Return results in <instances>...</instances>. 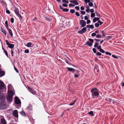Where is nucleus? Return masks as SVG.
Instances as JSON below:
<instances>
[{
  "label": "nucleus",
  "mask_w": 124,
  "mask_h": 124,
  "mask_svg": "<svg viewBox=\"0 0 124 124\" xmlns=\"http://www.w3.org/2000/svg\"><path fill=\"white\" fill-rule=\"evenodd\" d=\"M4 93H3L0 91V99L1 101H2L0 103V109H4L6 108L5 102L4 101L5 97Z\"/></svg>",
  "instance_id": "nucleus-1"
},
{
  "label": "nucleus",
  "mask_w": 124,
  "mask_h": 124,
  "mask_svg": "<svg viewBox=\"0 0 124 124\" xmlns=\"http://www.w3.org/2000/svg\"><path fill=\"white\" fill-rule=\"evenodd\" d=\"M8 95L7 97V100L8 102H11L12 100V97L13 95V93L12 91H9Z\"/></svg>",
  "instance_id": "nucleus-2"
},
{
  "label": "nucleus",
  "mask_w": 124,
  "mask_h": 124,
  "mask_svg": "<svg viewBox=\"0 0 124 124\" xmlns=\"http://www.w3.org/2000/svg\"><path fill=\"white\" fill-rule=\"evenodd\" d=\"M91 93L93 98H97L99 97V94L98 91H95Z\"/></svg>",
  "instance_id": "nucleus-3"
},
{
  "label": "nucleus",
  "mask_w": 124,
  "mask_h": 124,
  "mask_svg": "<svg viewBox=\"0 0 124 124\" xmlns=\"http://www.w3.org/2000/svg\"><path fill=\"white\" fill-rule=\"evenodd\" d=\"M14 11L16 15L18 17L20 18L21 19H22V16L19 14V12L18 9L16 7L15 8Z\"/></svg>",
  "instance_id": "nucleus-4"
},
{
  "label": "nucleus",
  "mask_w": 124,
  "mask_h": 124,
  "mask_svg": "<svg viewBox=\"0 0 124 124\" xmlns=\"http://www.w3.org/2000/svg\"><path fill=\"white\" fill-rule=\"evenodd\" d=\"M89 40L90 42L87 41L85 43V45L89 46H91L93 45V40L91 39H89Z\"/></svg>",
  "instance_id": "nucleus-5"
},
{
  "label": "nucleus",
  "mask_w": 124,
  "mask_h": 124,
  "mask_svg": "<svg viewBox=\"0 0 124 124\" xmlns=\"http://www.w3.org/2000/svg\"><path fill=\"white\" fill-rule=\"evenodd\" d=\"M6 87L4 83L2 81L0 80V91H1L3 89H6Z\"/></svg>",
  "instance_id": "nucleus-6"
},
{
  "label": "nucleus",
  "mask_w": 124,
  "mask_h": 124,
  "mask_svg": "<svg viewBox=\"0 0 124 124\" xmlns=\"http://www.w3.org/2000/svg\"><path fill=\"white\" fill-rule=\"evenodd\" d=\"M79 24L81 25V27H84L86 25V22L85 20H81L79 22Z\"/></svg>",
  "instance_id": "nucleus-7"
},
{
  "label": "nucleus",
  "mask_w": 124,
  "mask_h": 124,
  "mask_svg": "<svg viewBox=\"0 0 124 124\" xmlns=\"http://www.w3.org/2000/svg\"><path fill=\"white\" fill-rule=\"evenodd\" d=\"M67 69H68L69 71H71L73 73L75 71H76V73H78L79 72V71L78 70H76L75 69L73 68L67 67Z\"/></svg>",
  "instance_id": "nucleus-8"
},
{
  "label": "nucleus",
  "mask_w": 124,
  "mask_h": 124,
  "mask_svg": "<svg viewBox=\"0 0 124 124\" xmlns=\"http://www.w3.org/2000/svg\"><path fill=\"white\" fill-rule=\"evenodd\" d=\"M5 42L6 43V44L8 45V47L9 48H14V45L13 44H11L9 43L8 40H6Z\"/></svg>",
  "instance_id": "nucleus-9"
},
{
  "label": "nucleus",
  "mask_w": 124,
  "mask_h": 124,
  "mask_svg": "<svg viewBox=\"0 0 124 124\" xmlns=\"http://www.w3.org/2000/svg\"><path fill=\"white\" fill-rule=\"evenodd\" d=\"M86 31V29L85 27L83 28L81 30L78 31V33L80 34H82L84 33Z\"/></svg>",
  "instance_id": "nucleus-10"
},
{
  "label": "nucleus",
  "mask_w": 124,
  "mask_h": 124,
  "mask_svg": "<svg viewBox=\"0 0 124 124\" xmlns=\"http://www.w3.org/2000/svg\"><path fill=\"white\" fill-rule=\"evenodd\" d=\"M28 88L29 90V91L32 93L34 95H35V94H37L36 93V92L35 91V90H33L32 88L29 86L28 87Z\"/></svg>",
  "instance_id": "nucleus-11"
},
{
  "label": "nucleus",
  "mask_w": 124,
  "mask_h": 124,
  "mask_svg": "<svg viewBox=\"0 0 124 124\" xmlns=\"http://www.w3.org/2000/svg\"><path fill=\"white\" fill-rule=\"evenodd\" d=\"M15 103L16 104H21V101L17 97H16L15 98Z\"/></svg>",
  "instance_id": "nucleus-12"
},
{
  "label": "nucleus",
  "mask_w": 124,
  "mask_h": 124,
  "mask_svg": "<svg viewBox=\"0 0 124 124\" xmlns=\"http://www.w3.org/2000/svg\"><path fill=\"white\" fill-rule=\"evenodd\" d=\"M12 115L13 116L16 117H18V112L17 110H15L13 112Z\"/></svg>",
  "instance_id": "nucleus-13"
},
{
  "label": "nucleus",
  "mask_w": 124,
  "mask_h": 124,
  "mask_svg": "<svg viewBox=\"0 0 124 124\" xmlns=\"http://www.w3.org/2000/svg\"><path fill=\"white\" fill-rule=\"evenodd\" d=\"M0 124H7V122L4 119L2 118L1 119Z\"/></svg>",
  "instance_id": "nucleus-14"
},
{
  "label": "nucleus",
  "mask_w": 124,
  "mask_h": 124,
  "mask_svg": "<svg viewBox=\"0 0 124 124\" xmlns=\"http://www.w3.org/2000/svg\"><path fill=\"white\" fill-rule=\"evenodd\" d=\"M5 74V72L4 71L1 70V69L0 68V77H2L4 76Z\"/></svg>",
  "instance_id": "nucleus-15"
},
{
  "label": "nucleus",
  "mask_w": 124,
  "mask_h": 124,
  "mask_svg": "<svg viewBox=\"0 0 124 124\" xmlns=\"http://www.w3.org/2000/svg\"><path fill=\"white\" fill-rule=\"evenodd\" d=\"M7 30L8 31V32L10 34V36L11 37H13V34L12 33V31L10 29L7 28Z\"/></svg>",
  "instance_id": "nucleus-16"
},
{
  "label": "nucleus",
  "mask_w": 124,
  "mask_h": 124,
  "mask_svg": "<svg viewBox=\"0 0 124 124\" xmlns=\"http://www.w3.org/2000/svg\"><path fill=\"white\" fill-rule=\"evenodd\" d=\"M0 30L1 31L3 32L5 34V35H6L7 34V33L6 31L4 30V29L1 28L0 29Z\"/></svg>",
  "instance_id": "nucleus-17"
},
{
  "label": "nucleus",
  "mask_w": 124,
  "mask_h": 124,
  "mask_svg": "<svg viewBox=\"0 0 124 124\" xmlns=\"http://www.w3.org/2000/svg\"><path fill=\"white\" fill-rule=\"evenodd\" d=\"M20 113L22 116H26V114L24 111H22L20 112Z\"/></svg>",
  "instance_id": "nucleus-18"
},
{
  "label": "nucleus",
  "mask_w": 124,
  "mask_h": 124,
  "mask_svg": "<svg viewBox=\"0 0 124 124\" xmlns=\"http://www.w3.org/2000/svg\"><path fill=\"white\" fill-rule=\"evenodd\" d=\"M12 88V86L11 84H9L8 85V92L9 91H11V89Z\"/></svg>",
  "instance_id": "nucleus-19"
},
{
  "label": "nucleus",
  "mask_w": 124,
  "mask_h": 124,
  "mask_svg": "<svg viewBox=\"0 0 124 124\" xmlns=\"http://www.w3.org/2000/svg\"><path fill=\"white\" fill-rule=\"evenodd\" d=\"M32 43L31 42L28 43L26 45V46L28 47H31Z\"/></svg>",
  "instance_id": "nucleus-20"
},
{
  "label": "nucleus",
  "mask_w": 124,
  "mask_h": 124,
  "mask_svg": "<svg viewBox=\"0 0 124 124\" xmlns=\"http://www.w3.org/2000/svg\"><path fill=\"white\" fill-rule=\"evenodd\" d=\"M4 50V52L6 56L8 57V53H7V52L4 50V49H3Z\"/></svg>",
  "instance_id": "nucleus-21"
},
{
  "label": "nucleus",
  "mask_w": 124,
  "mask_h": 124,
  "mask_svg": "<svg viewBox=\"0 0 124 124\" xmlns=\"http://www.w3.org/2000/svg\"><path fill=\"white\" fill-rule=\"evenodd\" d=\"M32 107L31 105H30L28 107H27V109L29 110H31L32 109Z\"/></svg>",
  "instance_id": "nucleus-22"
},
{
  "label": "nucleus",
  "mask_w": 124,
  "mask_h": 124,
  "mask_svg": "<svg viewBox=\"0 0 124 124\" xmlns=\"http://www.w3.org/2000/svg\"><path fill=\"white\" fill-rule=\"evenodd\" d=\"M62 10L64 12H68L69 11V9L67 8H63Z\"/></svg>",
  "instance_id": "nucleus-23"
},
{
  "label": "nucleus",
  "mask_w": 124,
  "mask_h": 124,
  "mask_svg": "<svg viewBox=\"0 0 124 124\" xmlns=\"http://www.w3.org/2000/svg\"><path fill=\"white\" fill-rule=\"evenodd\" d=\"M96 37L97 38H99L101 37V36L100 34H98L96 35Z\"/></svg>",
  "instance_id": "nucleus-24"
},
{
  "label": "nucleus",
  "mask_w": 124,
  "mask_h": 124,
  "mask_svg": "<svg viewBox=\"0 0 124 124\" xmlns=\"http://www.w3.org/2000/svg\"><path fill=\"white\" fill-rule=\"evenodd\" d=\"M88 114L92 116H94V114L93 113V112L92 111H90L88 113Z\"/></svg>",
  "instance_id": "nucleus-25"
},
{
  "label": "nucleus",
  "mask_w": 124,
  "mask_h": 124,
  "mask_svg": "<svg viewBox=\"0 0 124 124\" xmlns=\"http://www.w3.org/2000/svg\"><path fill=\"white\" fill-rule=\"evenodd\" d=\"M113 36H109L107 37V39H106V40H108L112 37Z\"/></svg>",
  "instance_id": "nucleus-26"
},
{
  "label": "nucleus",
  "mask_w": 124,
  "mask_h": 124,
  "mask_svg": "<svg viewBox=\"0 0 124 124\" xmlns=\"http://www.w3.org/2000/svg\"><path fill=\"white\" fill-rule=\"evenodd\" d=\"M62 1L63 3H65L67 4H68L69 3L68 1L66 0H62Z\"/></svg>",
  "instance_id": "nucleus-27"
},
{
  "label": "nucleus",
  "mask_w": 124,
  "mask_h": 124,
  "mask_svg": "<svg viewBox=\"0 0 124 124\" xmlns=\"http://www.w3.org/2000/svg\"><path fill=\"white\" fill-rule=\"evenodd\" d=\"M99 45V43L97 42H96L94 45V47H96L98 46V45Z\"/></svg>",
  "instance_id": "nucleus-28"
},
{
  "label": "nucleus",
  "mask_w": 124,
  "mask_h": 124,
  "mask_svg": "<svg viewBox=\"0 0 124 124\" xmlns=\"http://www.w3.org/2000/svg\"><path fill=\"white\" fill-rule=\"evenodd\" d=\"M45 19L46 20L49 21H52V19L50 18H45Z\"/></svg>",
  "instance_id": "nucleus-29"
},
{
  "label": "nucleus",
  "mask_w": 124,
  "mask_h": 124,
  "mask_svg": "<svg viewBox=\"0 0 124 124\" xmlns=\"http://www.w3.org/2000/svg\"><path fill=\"white\" fill-rule=\"evenodd\" d=\"M70 12L72 13H73L75 12V10L74 9H71L70 10Z\"/></svg>",
  "instance_id": "nucleus-30"
},
{
  "label": "nucleus",
  "mask_w": 124,
  "mask_h": 124,
  "mask_svg": "<svg viewBox=\"0 0 124 124\" xmlns=\"http://www.w3.org/2000/svg\"><path fill=\"white\" fill-rule=\"evenodd\" d=\"M99 51L100 52L102 53H104L105 52V51L102 48L101 49H100Z\"/></svg>",
  "instance_id": "nucleus-31"
},
{
  "label": "nucleus",
  "mask_w": 124,
  "mask_h": 124,
  "mask_svg": "<svg viewBox=\"0 0 124 124\" xmlns=\"http://www.w3.org/2000/svg\"><path fill=\"white\" fill-rule=\"evenodd\" d=\"M95 26L96 27H98L99 26V24L98 23H96L95 24Z\"/></svg>",
  "instance_id": "nucleus-32"
},
{
  "label": "nucleus",
  "mask_w": 124,
  "mask_h": 124,
  "mask_svg": "<svg viewBox=\"0 0 124 124\" xmlns=\"http://www.w3.org/2000/svg\"><path fill=\"white\" fill-rule=\"evenodd\" d=\"M97 89L96 88H92L91 89V92H94V91L95 90H97Z\"/></svg>",
  "instance_id": "nucleus-33"
},
{
  "label": "nucleus",
  "mask_w": 124,
  "mask_h": 124,
  "mask_svg": "<svg viewBox=\"0 0 124 124\" xmlns=\"http://www.w3.org/2000/svg\"><path fill=\"white\" fill-rule=\"evenodd\" d=\"M80 12L81 14L82 15H84L85 14V11H81Z\"/></svg>",
  "instance_id": "nucleus-34"
},
{
  "label": "nucleus",
  "mask_w": 124,
  "mask_h": 124,
  "mask_svg": "<svg viewBox=\"0 0 124 124\" xmlns=\"http://www.w3.org/2000/svg\"><path fill=\"white\" fill-rule=\"evenodd\" d=\"M73 3L75 4L76 5H78V3L77 1H74Z\"/></svg>",
  "instance_id": "nucleus-35"
},
{
  "label": "nucleus",
  "mask_w": 124,
  "mask_h": 124,
  "mask_svg": "<svg viewBox=\"0 0 124 124\" xmlns=\"http://www.w3.org/2000/svg\"><path fill=\"white\" fill-rule=\"evenodd\" d=\"M95 16V14L94 13H93L91 14V17L92 18L94 17Z\"/></svg>",
  "instance_id": "nucleus-36"
},
{
  "label": "nucleus",
  "mask_w": 124,
  "mask_h": 124,
  "mask_svg": "<svg viewBox=\"0 0 124 124\" xmlns=\"http://www.w3.org/2000/svg\"><path fill=\"white\" fill-rule=\"evenodd\" d=\"M85 2V3H89L90 2V0H84Z\"/></svg>",
  "instance_id": "nucleus-37"
},
{
  "label": "nucleus",
  "mask_w": 124,
  "mask_h": 124,
  "mask_svg": "<svg viewBox=\"0 0 124 124\" xmlns=\"http://www.w3.org/2000/svg\"><path fill=\"white\" fill-rule=\"evenodd\" d=\"M105 99L107 101H108L110 102H111L112 100L111 99L109 98L106 99Z\"/></svg>",
  "instance_id": "nucleus-38"
},
{
  "label": "nucleus",
  "mask_w": 124,
  "mask_h": 124,
  "mask_svg": "<svg viewBox=\"0 0 124 124\" xmlns=\"http://www.w3.org/2000/svg\"><path fill=\"white\" fill-rule=\"evenodd\" d=\"M14 19L13 18H11L10 19L11 22L12 23H13L14 22Z\"/></svg>",
  "instance_id": "nucleus-39"
},
{
  "label": "nucleus",
  "mask_w": 124,
  "mask_h": 124,
  "mask_svg": "<svg viewBox=\"0 0 124 124\" xmlns=\"http://www.w3.org/2000/svg\"><path fill=\"white\" fill-rule=\"evenodd\" d=\"M76 101H75V100L73 102L70 103L69 104V105L70 106L73 105L75 104V103L76 102Z\"/></svg>",
  "instance_id": "nucleus-40"
},
{
  "label": "nucleus",
  "mask_w": 124,
  "mask_h": 124,
  "mask_svg": "<svg viewBox=\"0 0 124 124\" xmlns=\"http://www.w3.org/2000/svg\"><path fill=\"white\" fill-rule=\"evenodd\" d=\"M96 34L95 32H94L91 34V35L92 37H94L95 36H96Z\"/></svg>",
  "instance_id": "nucleus-41"
},
{
  "label": "nucleus",
  "mask_w": 124,
  "mask_h": 124,
  "mask_svg": "<svg viewBox=\"0 0 124 124\" xmlns=\"http://www.w3.org/2000/svg\"><path fill=\"white\" fill-rule=\"evenodd\" d=\"M96 54L97 55H98V56H100V55H101V54L99 52H98Z\"/></svg>",
  "instance_id": "nucleus-42"
},
{
  "label": "nucleus",
  "mask_w": 124,
  "mask_h": 124,
  "mask_svg": "<svg viewBox=\"0 0 124 124\" xmlns=\"http://www.w3.org/2000/svg\"><path fill=\"white\" fill-rule=\"evenodd\" d=\"M24 53H28L29 52V50L28 49H27L24 51Z\"/></svg>",
  "instance_id": "nucleus-43"
},
{
  "label": "nucleus",
  "mask_w": 124,
  "mask_h": 124,
  "mask_svg": "<svg viewBox=\"0 0 124 124\" xmlns=\"http://www.w3.org/2000/svg\"><path fill=\"white\" fill-rule=\"evenodd\" d=\"M75 15L78 16H80L79 13L77 12H76Z\"/></svg>",
  "instance_id": "nucleus-44"
},
{
  "label": "nucleus",
  "mask_w": 124,
  "mask_h": 124,
  "mask_svg": "<svg viewBox=\"0 0 124 124\" xmlns=\"http://www.w3.org/2000/svg\"><path fill=\"white\" fill-rule=\"evenodd\" d=\"M6 9H7V10L6 11V13L8 14H10V12L9 11V10L7 9V8H6Z\"/></svg>",
  "instance_id": "nucleus-45"
},
{
  "label": "nucleus",
  "mask_w": 124,
  "mask_h": 124,
  "mask_svg": "<svg viewBox=\"0 0 124 124\" xmlns=\"http://www.w3.org/2000/svg\"><path fill=\"white\" fill-rule=\"evenodd\" d=\"M93 51L94 53H96V49L94 48H93Z\"/></svg>",
  "instance_id": "nucleus-46"
},
{
  "label": "nucleus",
  "mask_w": 124,
  "mask_h": 124,
  "mask_svg": "<svg viewBox=\"0 0 124 124\" xmlns=\"http://www.w3.org/2000/svg\"><path fill=\"white\" fill-rule=\"evenodd\" d=\"M88 5L90 7H92L93 6V4L92 3L90 2L89 3Z\"/></svg>",
  "instance_id": "nucleus-47"
},
{
  "label": "nucleus",
  "mask_w": 124,
  "mask_h": 124,
  "mask_svg": "<svg viewBox=\"0 0 124 124\" xmlns=\"http://www.w3.org/2000/svg\"><path fill=\"white\" fill-rule=\"evenodd\" d=\"M62 6L64 7H67L68 6V5L65 4H62Z\"/></svg>",
  "instance_id": "nucleus-48"
},
{
  "label": "nucleus",
  "mask_w": 124,
  "mask_h": 124,
  "mask_svg": "<svg viewBox=\"0 0 124 124\" xmlns=\"http://www.w3.org/2000/svg\"><path fill=\"white\" fill-rule=\"evenodd\" d=\"M90 28L91 29H93L94 28L93 25H89Z\"/></svg>",
  "instance_id": "nucleus-49"
},
{
  "label": "nucleus",
  "mask_w": 124,
  "mask_h": 124,
  "mask_svg": "<svg viewBox=\"0 0 124 124\" xmlns=\"http://www.w3.org/2000/svg\"><path fill=\"white\" fill-rule=\"evenodd\" d=\"M97 49L99 50H100V49H101V46H100V45H99L97 47Z\"/></svg>",
  "instance_id": "nucleus-50"
},
{
  "label": "nucleus",
  "mask_w": 124,
  "mask_h": 124,
  "mask_svg": "<svg viewBox=\"0 0 124 124\" xmlns=\"http://www.w3.org/2000/svg\"><path fill=\"white\" fill-rule=\"evenodd\" d=\"M97 21L96 19L95 18H94L93 20V22L94 23H95Z\"/></svg>",
  "instance_id": "nucleus-51"
},
{
  "label": "nucleus",
  "mask_w": 124,
  "mask_h": 124,
  "mask_svg": "<svg viewBox=\"0 0 124 124\" xmlns=\"http://www.w3.org/2000/svg\"><path fill=\"white\" fill-rule=\"evenodd\" d=\"M112 56L114 58H116V59H118V57L116 56L115 55H112Z\"/></svg>",
  "instance_id": "nucleus-52"
},
{
  "label": "nucleus",
  "mask_w": 124,
  "mask_h": 124,
  "mask_svg": "<svg viewBox=\"0 0 124 124\" xmlns=\"http://www.w3.org/2000/svg\"><path fill=\"white\" fill-rule=\"evenodd\" d=\"M79 76V75L78 74H77L75 73L74 74V77L75 78L78 77Z\"/></svg>",
  "instance_id": "nucleus-53"
},
{
  "label": "nucleus",
  "mask_w": 124,
  "mask_h": 124,
  "mask_svg": "<svg viewBox=\"0 0 124 124\" xmlns=\"http://www.w3.org/2000/svg\"><path fill=\"white\" fill-rule=\"evenodd\" d=\"M101 32L102 33V36L103 37L105 36V34L104 33V31H101Z\"/></svg>",
  "instance_id": "nucleus-54"
},
{
  "label": "nucleus",
  "mask_w": 124,
  "mask_h": 124,
  "mask_svg": "<svg viewBox=\"0 0 124 124\" xmlns=\"http://www.w3.org/2000/svg\"><path fill=\"white\" fill-rule=\"evenodd\" d=\"M94 11V10L93 9H92L90 10V12L92 13H93Z\"/></svg>",
  "instance_id": "nucleus-55"
},
{
  "label": "nucleus",
  "mask_w": 124,
  "mask_h": 124,
  "mask_svg": "<svg viewBox=\"0 0 124 124\" xmlns=\"http://www.w3.org/2000/svg\"><path fill=\"white\" fill-rule=\"evenodd\" d=\"M80 9L82 10H84L85 9L84 7L83 6H81L80 7Z\"/></svg>",
  "instance_id": "nucleus-56"
},
{
  "label": "nucleus",
  "mask_w": 124,
  "mask_h": 124,
  "mask_svg": "<svg viewBox=\"0 0 124 124\" xmlns=\"http://www.w3.org/2000/svg\"><path fill=\"white\" fill-rule=\"evenodd\" d=\"M69 7H74L75 6V5L72 4L71 3H70L69 5Z\"/></svg>",
  "instance_id": "nucleus-57"
},
{
  "label": "nucleus",
  "mask_w": 124,
  "mask_h": 124,
  "mask_svg": "<svg viewBox=\"0 0 124 124\" xmlns=\"http://www.w3.org/2000/svg\"><path fill=\"white\" fill-rule=\"evenodd\" d=\"M75 8L77 10H79V7L78 6H76L75 7Z\"/></svg>",
  "instance_id": "nucleus-58"
},
{
  "label": "nucleus",
  "mask_w": 124,
  "mask_h": 124,
  "mask_svg": "<svg viewBox=\"0 0 124 124\" xmlns=\"http://www.w3.org/2000/svg\"><path fill=\"white\" fill-rule=\"evenodd\" d=\"M88 18L86 16H85L84 17V19L85 20H88Z\"/></svg>",
  "instance_id": "nucleus-59"
},
{
  "label": "nucleus",
  "mask_w": 124,
  "mask_h": 124,
  "mask_svg": "<svg viewBox=\"0 0 124 124\" xmlns=\"http://www.w3.org/2000/svg\"><path fill=\"white\" fill-rule=\"evenodd\" d=\"M91 21L89 20H88L87 21V24H88L89 23H90Z\"/></svg>",
  "instance_id": "nucleus-60"
},
{
  "label": "nucleus",
  "mask_w": 124,
  "mask_h": 124,
  "mask_svg": "<svg viewBox=\"0 0 124 124\" xmlns=\"http://www.w3.org/2000/svg\"><path fill=\"white\" fill-rule=\"evenodd\" d=\"M96 14L97 16H98L99 17H100L101 16L97 12L95 13Z\"/></svg>",
  "instance_id": "nucleus-61"
},
{
  "label": "nucleus",
  "mask_w": 124,
  "mask_h": 124,
  "mask_svg": "<svg viewBox=\"0 0 124 124\" xmlns=\"http://www.w3.org/2000/svg\"><path fill=\"white\" fill-rule=\"evenodd\" d=\"M14 68L15 70L16 71V72L17 73H18V70L16 68V67H14Z\"/></svg>",
  "instance_id": "nucleus-62"
},
{
  "label": "nucleus",
  "mask_w": 124,
  "mask_h": 124,
  "mask_svg": "<svg viewBox=\"0 0 124 124\" xmlns=\"http://www.w3.org/2000/svg\"><path fill=\"white\" fill-rule=\"evenodd\" d=\"M98 22L100 23V25H101V24H102L103 23V22H102L100 21H98Z\"/></svg>",
  "instance_id": "nucleus-63"
},
{
  "label": "nucleus",
  "mask_w": 124,
  "mask_h": 124,
  "mask_svg": "<svg viewBox=\"0 0 124 124\" xmlns=\"http://www.w3.org/2000/svg\"><path fill=\"white\" fill-rule=\"evenodd\" d=\"M94 40H95L97 42H99L100 41V39H94Z\"/></svg>",
  "instance_id": "nucleus-64"
}]
</instances>
